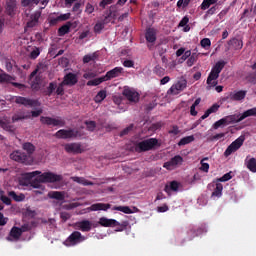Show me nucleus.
I'll return each instance as SVG.
<instances>
[{"instance_id":"obj_51","label":"nucleus","mask_w":256,"mask_h":256,"mask_svg":"<svg viewBox=\"0 0 256 256\" xmlns=\"http://www.w3.org/2000/svg\"><path fill=\"white\" fill-rule=\"evenodd\" d=\"M133 124H130L128 127L124 128L121 132H120V137H125V135H129V133H131V131H133Z\"/></svg>"},{"instance_id":"obj_55","label":"nucleus","mask_w":256,"mask_h":256,"mask_svg":"<svg viewBox=\"0 0 256 256\" xmlns=\"http://www.w3.org/2000/svg\"><path fill=\"white\" fill-rule=\"evenodd\" d=\"M200 45H201V47H203V49H207V47H211V39L203 38L200 41Z\"/></svg>"},{"instance_id":"obj_27","label":"nucleus","mask_w":256,"mask_h":256,"mask_svg":"<svg viewBox=\"0 0 256 256\" xmlns=\"http://www.w3.org/2000/svg\"><path fill=\"white\" fill-rule=\"evenodd\" d=\"M65 195H67V193L65 191H50V192H48V198L55 199L56 201H65Z\"/></svg>"},{"instance_id":"obj_8","label":"nucleus","mask_w":256,"mask_h":256,"mask_svg":"<svg viewBox=\"0 0 256 256\" xmlns=\"http://www.w3.org/2000/svg\"><path fill=\"white\" fill-rule=\"evenodd\" d=\"M40 122L42 125H48L52 127H65L66 122L63 118H51L49 116H41Z\"/></svg>"},{"instance_id":"obj_18","label":"nucleus","mask_w":256,"mask_h":256,"mask_svg":"<svg viewBox=\"0 0 256 256\" xmlns=\"http://www.w3.org/2000/svg\"><path fill=\"white\" fill-rule=\"evenodd\" d=\"M123 95L131 103H137V101H139V93L133 89L125 88L123 90Z\"/></svg>"},{"instance_id":"obj_3","label":"nucleus","mask_w":256,"mask_h":256,"mask_svg":"<svg viewBox=\"0 0 256 256\" xmlns=\"http://www.w3.org/2000/svg\"><path fill=\"white\" fill-rule=\"evenodd\" d=\"M155 147H159V140H157V138H149L138 142L135 149L138 153H145V151H151L155 149Z\"/></svg>"},{"instance_id":"obj_21","label":"nucleus","mask_w":256,"mask_h":256,"mask_svg":"<svg viewBox=\"0 0 256 256\" xmlns=\"http://www.w3.org/2000/svg\"><path fill=\"white\" fill-rule=\"evenodd\" d=\"M64 149H65L66 153H74V154L83 153V148H81V144H79V143L65 144Z\"/></svg>"},{"instance_id":"obj_13","label":"nucleus","mask_w":256,"mask_h":256,"mask_svg":"<svg viewBox=\"0 0 256 256\" xmlns=\"http://www.w3.org/2000/svg\"><path fill=\"white\" fill-rule=\"evenodd\" d=\"M39 19H41V11H35L34 13L30 14L28 16L26 27L28 29H33V27H37V25H39Z\"/></svg>"},{"instance_id":"obj_54","label":"nucleus","mask_w":256,"mask_h":256,"mask_svg":"<svg viewBox=\"0 0 256 256\" xmlns=\"http://www.w3.org/2000/svg\"><path fill=\"white\" fill-rule=\"evenodd\" d=\"M105 29V24L102 22H97L94 26V33H101Z\"/></svg>"},{"instance_id":"obj_45","label":"nucleus","mask_w":256,"mask_h":256,"mask_svg":"<svg viewBox=\"0 0 256 256\" xmlns=\"http://www.w3.org/2000/svg\"><path fill=\"white\" fill-rule=\"evenodd\" d=\"M247 169L251 171L252 173H256V159L255 158H250L246 162Z\"/></svg>"},{"instance_id":"obj_62","label":"nucleus","mask_w":256,"mask_h":256,"mask_svg":"<svg viewBox=\"0 0 256 256\" xmlns=\"http://www.w3.org/2000/svg\"><path fill=\"white\" fill-rule=\"evenodd\" d=\"M93 11H95V7L91 3H87L85 8V13H87V15H91Z\"/></svg>"},{"instance_id":"obj_26","label":"nucleus","mask_w":256,"mask_h":256,"mask_svg":"<svg viewBox=\"0 0 256 256\" xmlns=\"http://www.w3.org/2000/svg\"><path fill=\"white\" fill-rule=\"evenodd\" d=\"M228 45L230 49H234V51H241V49H243V40L239 38H232L228 41Z\"/></svg>"},{"instance_id":"obj_37","label":"nucleus","mask_w":256,"mask_h":256,"mask_svg":"<svg viewBox=\"0 0 256 256\" xmlns=\"http://www.w3.org/2000/svg\"><path fill=\"white\" fill-rule=\"evenodd\" d=\"M216 187L214 188V191L212 192V197H221L223 195V184L221 182L216 180Z\"/></svg>"},{"instance_id":"obj_40","label":"nucleus","mask_w":256,"mask_h":256,"mask_svg":"<svg viewBox=\"0 0 256 256\" xmlns=\"http://www.w3.org/2000/svg\"><path fill=\"white\" fill-rule=\"evenodd\" d=\"M193 141H195V136H186L180 139V141L178 142V146L183 147V145H189V143H193Z\"/></svg>"},{"instance_id":"obj_22","label":"nucleus","mask_w":256,"mask_h":256,"mask_svg":"<svg viewBox=\"0 0 256 256\" xmlns=\"http://www.w3.org/2000/svg\"><path fill=\"white\" fill-rule=\"evenodd\" d=\"M6 14L9 17H15V11H17V0H7L6 1Z\"/></svg>"},{"instance_id":"obj_34","label":"nucleus","mask_w":256,"mask_h":256,"mask_svg":"<svg viewBox=\"0 0 256 256\" xmlns=\"http://www.w3.org/2000/svg\"><path fill=\"white\" fill-rule=\"evenodd\" d=\"M57 89V82H50L47 88L43 91V95H46L47 97H51L53 93H55Z\"/></svg>"},{"instance_id":"obj_41","label":"nucleus","mask_w":256,"mask_h":256,"mask_svg":"<svg viewBox=\"0 0 256 256\" xmlns=\"http://www.w3.org/2000/svg\"><path fill=\"white\" fill-rule=\"evenodd\" d=\"M106 97H107V91L101 90L94 97V101H95V103H102L103 101H105Z\"/></svg>"},{"instance_id":"obj_58","label":"nucleus","mask_w":256,"mask_h":256,"mask_svg":"<svg viewBox=\"0 0 256 256\" xmlns=\"http://www.w3.org/2000/svg\"><path fill=\"white\" fill-rule=\"evenodd\" d=\"M180 185L181 184L179 182L174 180V181L170 182L169 189H170V191H179V186Z\"/></svg>"},{"instance_id":"obj_29","label":"nucleus","mask_w":256,"mask_h":256,"mask_svg":"<svg viewBox=\"0 0 256 256\" xmlns=\"http://www.w3.org/2000/svg\"><path fill=\"white\" fill-rule=\"evenodd\" d=\"M39 3L47 5L49 0H21L22 7H31V5H39Z\"/></svg>"},{"instance_id":"obj_57","label":"nucleus","mask_w":256,"mask_h":256,"mask_svg":"<svg viewBox=\"0 0 256 256\" xmlns=\"http://www.w3.org/2000/svg\"><path fill=\"white\" fill-rule=\"evenodd\" d=\"M247 81L256 85V71L248 74Z\"/></svg>"},{"instance_id":"obj_2","label":"nucleus","mask_w":256,"mask_h":256,"mask_svg":"<svg viewBox=\"0 0 256 256\" xmlns=\"http://www.w3.org/2000/svg\"><path fill=\"white\" fill-rule=\"evenodd\" d=\"M225 65H227V62L221 60L216 62V64L212 67L211 72L209 73L206 81L209 87H217L219 83L217 79H219V74L223 71Z\"/></svg>"},{"instance_id":"obj_1","label":"nucleus","mask_w":256,"mask_h":256,"mask_svg":"<svg viewBox=\"0 0 256 256\" xmlns=\"http://www.w3.org/2000/svg\"><path fill=\"white\" fill-rule=\"evenodd\" d=\"M247 117H256V107L244 111L240 116L234 114L223 117L222 119L216 121L212 127L213 129H219V127H223L224 125L241 123V121H244V119H247Z\"/></svg>"},{"instance_id":"obj_17","label":"nucleus","mask_w":256,"mask_h":256,"mask_svg":"<svg viewBox=\"0 0 256 256\" xmlns=\"http://www.w3.org/2000/svg\"><path fill=\"white\" fill-rule=\"evenodd\" d=\"M123 74V67H115L112 70H109L106 75H104L105 81H111V79H115L117 77H121Z\"/></svg>"},{"instance_id":"obj_25","label":"nucleus","mask_w":256,"mask_h":256,"mask_svg":"<svg viewBox=\"0 0 256 256\" xmlns=\"http://www.w3.org/2000/svg\"><path fill=\"white\" fill-rule=\"evenodd\" d=\"M145 39L147 43H151L152 45L155 43V41H157V31L155 28H148L146 30Z\"/></svg>"},{"instance_id":"obj_23","label":"nucleus","mask_w":256,"mask_h":256,"mask_svg":"<svg viewBox=\"0 0 256 256\" xmlns=\"http://www.w3.org/2000/svg\"><path fill=\"white\" fill-rule=\"evenodd\" d=\"M245 97H247V90L234 91L229 95L230 101H243Z\"/></svg>"},{"instance_id":"obj_6","label":"nucleus","mask_w":256,"mask_h":256,"mask_svg":"<svg viewBox=\"0 0 256 256\" xmlns=\"http://www.w3.org/2000/svg\"><path fill=\"white\" fill-rule=\"evenodd\" d=\"M56 139H75L79 137V130L77 129H60L55 134Z\"/></svg>"},{"instance_id":"obj_49","label":"nucleus","mask_w":256,"mask_h":256,"mask_svg":"<svg viewBox=\"0 0 256 256\" xmlns=\"http://www.w3.org/2000/svg\"><path fill=\"white\" fill-rule=\"evenodd\" d=\"M97 59V53L88 54L83 57V63H91V61H95Z\"/></svg>"},{"instance_id":"obj_11","label":"nucleus","mask_w":256,"mask_h":256,"mask_svg":"<svg viewBox=\"0 0 256 256\" xmlns=\"http://www.w3.org/2000/svg\"><path fill=\"white\" fill-rule=\"evenodd\" d=\"M14 101L18 105H24V107H41V102H39V100H33L23 96H16Z\"/></svg>"},{"instance_id":"obj_28","label":"nucleus","mask_w":256,"mask_h":256,"mask_svg":"<svg viewBox=\"0 0 256 256\" xmlns=\"http://www.w3.org/2000/svg\"><path fill=\"white\" fill-rule=\"evenodd\" d=\"M108 209H111V204L95 203L89 207L90 211H107Z\"/></svg>"},{"instance_id":"obj_64","label":"nucleus","mask_w":256,"mask_h":256,"mask_svg":"<svg viewBox=\"0 0 256 256\" xmlns=\"http://www.w3.org/2000/svg\"><path fill=\"white\" fill-rule=\"evenodd\" d=\"M187 23H189V17L184 16L182 20L179 22L178 27H186Z\"/></svg>"},{"instance_id":"obj_59","label":"nucleus","mask_w":256,"mask_h":256,"mask_svg":"<svg viewBox=\"0 0 256 256\" xmlns=\"http://www.w3.org/2000/svg\"><path fill=\"white\" fill-rule=\"evenodd\" d=\"M200 165V171H203L204 173H209V163L203 162V160H201Z\"/></svg>"},{"instance_id":"obj_63","label":"nucleus","mask_w":256,"mask_h":256,"mask_svg":"<svg viewBox=\"0 0 256 256\" xmlns=\"http://www.w3.org/2000/svg\"><path fill=\"white\" fill-rule=\"evenodd\" d=\"M113 0H101L99 3V7H101L102 9H105V7L107 5H112Z\"/></svg>"},{"instance_id":"obj_7","label":"nucleus","mask_w":256,"mask_h":256,"mask_svg":"<svg viewBox=\"0 0 256 256\" xmlns=\"http://www.w3.org/2000/svg\"><path fill=\"white\" fill-rule=\"evenodd\" d=\"M243 143H245V136L238 137L235 141H233L225 150L224 156L229 157L232 153L239 151L241 147H243Z\"/></svg>"},{"instance_id":"obj_12","label":"nucleus","mask_w":256,"mask_h":256,"mask_svg":"<svg viewBox=\"0 0 256 256\" xmlns=\"http://www.w3.org/2000/svg\"><path fill=\"white\" fill-rule=\"evenodd\" d=\"M187 89V80L182 79L179 80L177 83L173 84L170 89L168 90V95H179L181 91Z\"/></svg>"},{"instance_id":"obj_61","label":"nucleus","mask_w":256,"mask_h":256,"mask_svg":"<svg viewBox=\"0 0 256 256\" xmlns=\"http://www.w3.org/2000/svg\"><path fill=\"white\" fill-rule=\"evenodd\" d=\"M60 219H62L64 222L69 221V219H71V214L69 212H61Z\"/></svg>"},{"instance_id":"obj_50","label":"nucleus","mask_w":256,"mask_h":256,"mask_svg":"<svg viewBox=\"0 0 256 256\" xmlns=\"http://www.w3.org/2000/svg\"><path fill=\"white\" fill-rule=\"evenodd\" d=\"M188 67H193L197 63V54H192L187 60Z\"/></svg>"},{"instance_id":"obj_9","label":"nucleus","mask_w":256,"mask_h":256,"mask_svg":"<svg viewBox=\"0 0 256 256\" xmlns=\"http://www.w3.org/2000/svg\"><path fill=\"white\" fill-rule=\"evenodd\" d=\"M40 181L42 183H59V181H63V176L53 172H44L40 175Z\"/></svg>"},{"instance_id":"obj_16","label":"nucleus","mask_w":256,"mask_h":256,"mask_svg":"<svg viewBox=\"0 0 256 256\" xmlns=\"http://www.w3.org/2000/svg\"><path fill=\"white\" fill-rule=\"evenodd\" d=\"M77 83H79V78H77V74L72 72L66 74L62 81V85H66L68 87H73L74 85H77Z\"/></svg>"},{"instance_id":"obj_31","label":"nucleus","mask_w":256,"mask_h":256,"mask_svg":"<svg viewBox=\"0 0 256 256\" xmlns=\"http://www.w3.org/2000/svg\"><path fill=\"white\" fill-rule=\"evenodd\" d=\"M43 181H41V175H39L34 180L30 181V187L33 189H41L42 191H45V185L42 184Z\"/></svg>"},{"instance_id":"obj_46","label":"nucleus","mask_w":256,"mask_h":256,"mask_svg":"<svg viewBox=\"0 0 256 256\" xmlns=\"http://www.w3.org/2000/svg\"><path fill=\"white\" fill-rule=\"evenodd\" d=\"M8 195H9V197H11L13 200H15L17 202L25 201V195H23V194L17 195V193H15V191L8 192Z\"/></svg>"},{"instance_id":"obj_56","label":"nucleus","mask_w":256,"mask_h":256,"mask_svg":"<svg viewBox=\"0 0 256 256\" xmlns=\"http://www.w3.org/2000/svg\"><path fill=\"white\" fill-rule=\"evenodd\" d=\"M169 135H179L181 133V130H179V126L172 125L171 129L168 131Z\"/></svg>"},{"instance_id":"obj_32","label":"nucleus","mask_w":256,"mask_h":256,"mask_svg":"<svg viewBox=\"0 0 256 256\" xmlns=\"http://www.w3.org/2000/svg\"><path fill=\"white\" fill-rule=\"evenodd\" d=\"M72 181H74V183H79V185H84V187L95 185V183H93L92 181H89L84 177H79V176L72 177Z\"/></svg>"},{"instance_id":"obj_4","label":"nucleus","mask_w":256,"mask_h":256,"mask_svg":"<svg viewBox=\"0 0 256 256\" xmlns=\"http://www.w3.org/2000/svg\"><path fill=\"white\" fill-rule=\"evenodd\" d=\"M10 159L17 163H22L23 165H33V156L27 155V153L19 150L12 152L10 154Z\"/></svg>"},{"instance_id":"obj_10","label":"nucleus","mask_w":256,"mask_h":256,"mask_svg":"<svg viewBox=\"0 0 256 256\" xmlns=\"http://www.w3.org/2000/svg\"><path fill=\"white\" fill-rule=\"evenodd\" d=\"M179 165H183V157L181 155H176L172 157L170 161L165 162L163 167L164 169H167V171H173V169H176Z\"/></svg>"},{"instance_id":"obj_48","label":"nucleus","mask_w":256,"mask_h":256,"mask_svg":"<svg viewBox=\"0 0 256 256\" xmlns=\"http://www.w3.org/2000/svg\"><path fill=\"white\" fill-rule=\"evenodd\" d=\"M230 179H233V176L231 175V172H228L224 174L222 177L217 178L216 181H218L219 183H225L227 181H230Z\"/></svg>"},{"instance_id":"obj_43","label":"nucleus","mask_w":256,"mask_h":256,"mask_svg":"<svg viewBox=\"0 0 256 256\" xmlns=\"http://www.w3.org/2000/svg\"><path fill=\"white\" fill-rule=\"evenodd\" d=\"M113 211H121L126 215H131V213H133V210H131L129 206H114Z\"/></svg>"},{"instance_id":"obj_53","label":"nucleus","mask_w":256,"mask_h":256,"mask_svg":"<svg viewBox=\"0 0 256 256\" xmlns=\"http://www.w3.org/2000/svg\"><path fill=\"white\" fill-rule=\"evenodd\" d=\"M41 55V50L35 47L30 53V59H37Z\"/></svg>"},{"instance_id":"obj_15","label":"nucleus","mask_w":256,"mask_h":256,"mask_svg":"<svg viewBox=\"0 0 256 256\" xmlns=\"http://www.w3.org/2000/svg\"><path fill=\"white\" fill-rule=\"evenodd\" d=\"M105 15L106 16L101 21L103 23V25H107V24L111 23V21H113V19H115V17H117V6H115V5L110 6V8L105 12Z\"/></svg>"},{"instance_id":"obj_20","label":"nucleus","mask_w":256,"mask_h":256,"mask_svg":"<svg viewBox=\"0 0 256 256\" xmlns=\"http://www.w3.org/2000/svg\"><path fill=\"white\" fill-rule=\"evenodd\" d=\"M75 227L83 233H88V231H91V229H93V224L89 220H82L80 222H76Z\"/></svg>"},{"instance_id":"obj_33","label":"nucleus","mask_w":256,"mask_h":256,"mask_svg":"<svg viewBox=\"0 0 256 256\" xmlns=\"http://www.w3.org/2000/svg\"><path fill=\"white\" fill-rule=\"evenodd\" d=\"M219 104L215 103L213 104L210 108H208L204 114L201 116V120H205L207 119V117H209V115L213 114V113H217V111H219Z\"/></svg>"},{"instance_id":"obj_24","label":"nucleus","mask_w":256,"mask_h":256,"mask_svg":"<svg viewBox=\"0 0 256 256\" xmlns=\"http://www.w3.org/2000/svg\"><path fill=\"white\" fill-rule=\"evenodd\" d=\"M98 223L101 225V227H117L119 225L117 220L106 217H101Z\"/></svg>"},{"instance_id":"obj_19","label":"nucleus","mask_w":256,"mask_h":256,"mask_svg":"<svg viewBox=\"0 0 256 256\" xmlns=\"http://www.w3.org/2000/svg\"><path fill=\"white\" fill-rule=\"evenodd\" d=\"M21 235H23L21 229L19 227L14 226L11 228L9 235L7 236L6 239L7 241H11V242L19 241V239H21Z\"/></svg>"},{"instance_id":"obj_60","label":"nucleus","mask_w":256,"mask_h":256,"mask_svg":"<svg viewBox=\"0 0 256 256\" xmlns=\"http://www.w3.org/2000/svg\"><path fill=\"white\" fill-rule=\"evenodd\" d=\"M65 84H63V82H61L57 87H56V94L58 95H63V93H65Z\"/></svg>"},{"instance_id":"obj_44","label":"nucleus","mask_w":256,"mask_h":256,"mask_svg":"<svg viewBox=\"0 0 256 256\" xmlns=\"http://www.w3.org/2000/svg\"><path fill=\"white\" fill-rule=\"evenodd\" d=\"M31 89L33 91H39V89H41V78L39 76H36L31 82Z\"/></svg>"},{"instance_id":"obj_47","label":"nucleus","mask_w":256,"mask_h":256,"mask_svg":"<svg viewBox=\"0 0 256 256\" xmlns=\"http://www.w3.org/2000/svg\"><path fill=\"white\" fill-rule=\"evenodd\" d=\"M87 131L93 132L97 128V123L95 121H85Z\"/></svg>"},{"instance_id":"obj_38","label":"nucleus","mask_w":256,"mask_h":256,"mask_svg":"<svg viewBox=\"0 0 256 256\" xmlns=\"http://www.w3.org/2000/svg\"><path fill=\"white\" fill-rule=\"evenodd\" d=\"M25 119H29V116L25 115L23 112H17L12 116V123H17Z\"/></svg>"},{"instance_id":"obj_39","label":"nucleus","mask_w":256,"mask_h":256,"mask_svg":"<svg viewBox=\"0 0 256 256\" xmlns=\"http://www.w3.org/2000/svg\"><path fill=\"white\" fill-rule=\"evenodd\" d=\"M34 227H37V222L32 221L30 223L23 224L20 227V231H22V234L27 233V231H31V229H33Z\"/></svg>"},{"instance_id":"obj_14","label":"nucleus","mask_w":256,"mask_h":256,"mask_svg":"<svg viewBox=\"0 0 256 256\" xmlns=\"http://www.w3.org/2000/svg\"><path fill=\"white\" fill-rule=\"evenodd\" d=\"M15 81V78H13L9 74H0V83H10L13 87H16V89H25L24 84L13 82Z\"/></svg>"},{"instance_id":"obj_30","label":"nucleus","mask_w":256,"mask_h":256,"mask_svg":"<svg viewBox=\"0 0 256 256\" xmlns=\"http://www.w3.org/2000/svg\"><path fill=\"white\" fill-rule=\"evenodd\" d=\"M68 19H71V13L60 14L56 18L50 19V25H57L61 21H68Z\"/></svg>"},{"instance_id":"obj_5","label":"nucleus","mask_w":256,"mask_h":256,"mask_svg":"<svg viewBox=\"0 0 256 256\" xmlns=\"http://www.w3.org/2000/svg\"><path fill=\"white\" fill-rule=\"evenodd\" d=\"M83 241H85V236H82L81 232L79 231H74L64 241V245L66 247H75V245H79V243H83Z\"/></svg>"},{"instance_id":"obj_42","label":"nucleus","mask_w":256,"mask_h":256,"mask_svg":"<svg viewBox=\"0 0 256 256\" xmlns=\"http://www.w3.org/2000/svg\"><path fill=\"white\" fill-rule=\"evenodd\" d=\"M105 78L104 76L100 77V78H96V79H93V80H90L87 82V86L88 87H97V85H101V83H104Z\"/></svg>"},{"instance_id":"obj_36","label":"nucleus","mask_w":256,"mask_h":256,"mask_svg":"<svg viewBox=\"0 0 256 256\" xmlns=\"http://www.w3.org/2000/svg\"><path fill=\"white\" fill-rule=\"evenodd\" d=\"M22 149L24 151H26L27 155H30V157H31V155H33L35 153L36 148H35V145H33V143L26 142V143L22 144Z\"/></svg>"},{"instance_id":"obj_35","label":"nucleus","mask_w":256,"mask_h":256,"mask_svg":"<svg viewBox=\"0 0 256 256\" xmlns=\"http://www.w3.org/2000/svg\"><path fill=\"white\" fill-rule=\"evenodd\" d=\"M73 24L71 22H67L66 24H64L63 26H61L58 29V35L59 37H63L64 35H67V33H69V31L71 30V26Z\"/></svg>"},{"instance_id":"obj_52","label":"nucleus","mask_w":256,"mask_h":256,"mask_svg":"<svg viewBox=\"0 0 256 256\" xmlns=\"http://www.w3.org/2000/svg\"><path fill=\"white\" fill-rule=\"evenodd\" d=\"M154 73L158 75V77H163V75H165V70L163 67L157 65L154 68Z\"/></svg>"}]
</instances>
